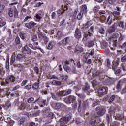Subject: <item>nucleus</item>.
<instances>
[{
	"instance_id": "774afa93",
	"label": "nucleus",
	"mask_w": 126,
	"mask_h": 126,
	"mask_svg": "<svg viewBox=\"0 0 126 126\" xmlns=\"http://www.w3.org/2000/svg\"><path fill=\"white\" fill-rule=\"evenodd\" d=\"M9 125L10 126H13V125H14V121H10V122L9 123Z\"/></svg>"
},
{
	"instance_id": "69168bd1",
	"label": "nucleus",
	"mask_w": 126,
	"mask_h": 126,
	"mask_svg": "<svg viewBox=\"0 0 126 126\" xmlns=\"http://www.w3.org/2000/svg\"><path fill=\"white\" fill-rule=\"evenodd\" d=\"M119 27H121V28H124V23L123 22H120L119 23Z\"/></svg>"
},
{
	"instance_id": "5701e85b",
	"label": "nucleus",
	"mask_w": 126,
	"mask_h": 126,
	"mask_svg": "<svg viewBox=\"0 0 126 126\" xmlns=\"http://www.w3.org/2000/svg\"><path fill=\"white\" fill-rule=\"evenodd\" d=\"M11 107V103H10V101H8L5 105L3 106V108H4L5 110H7V109H9V108H10Z\"/></svg>"
},
{
	"instance_id": "c85d7f7f",
	"label": "nucleus",
	"mask_w": 126,
	"mask_h": 126,
	"mask_svg": "<svg viewBox=\"0 0 126 126\" xmlns=\"http://www.w3.org/2000/svg\"><path fill=\"white\" fill-rule=\"evenodd\" d=\"M76 94L77 96H78V97L81 98V99H84L85 98V94H79L76 93Z\"/></svg>"
},
{
	"instance_id": "4be33fe9",
	"label": "nucleus",
	"mask_w": 126,
	"mask_h": 126,
	"mask_svg": "<svg viewBox=\"0 0 126 126\" xmlns=\"http://www.w3.org/2000/svg\"><path fill=\"white\" fill-rule=\"evenodd\" d=\"M61 79H62L63 81H67V78H68V76L67 75H63L61 74L60 75V77Z\"/></svg>"
},
{
	"instance_id": "37998d69",
	"label": "nucleus",
	"mask_w": 126,
	"mask_h": 126,
	"mask_svg": "<svg viewBox=\"0 0 126 126\" xmlns=\"http://www.w3.org/2000/svg\"><path fill=\"white\" fill-rule=\"evenodd\" d=\"M121 88H122V86H121V82L119 81V83H118V84L117 85L116 89L118 90H120V89H121Z\"/></svg>"
},
{
	"instance_id": "72a5a7b5",
	"label": "nucleus",
	"mask_w": 126,
	"mask_h": 126,
	"mask_svg": "<svg viewBox=\"0 0 126 126\" xmlns=\"http://www.w3.org/2000/svg\"><path fill=\"white\" fill-rule=\"evenodd\" d=\"M6 24V22L4 20L1 19L0 20V27H2Z\"/></svg>"
},
{
	"instance_id": "3c124183",
	"label": "nucleus",
	"mask_w": 126,
	"mask_h": 126,
	"mask_svg": "<svg viewBox=\"0 0 126 126\" xmlns=\"http://www.w3.org/2000/svg\"><path fill=\"white\" fill-rule=\"evenodd\" d=\"M83 28L85 29H88V27H89V25H88V22L86 23L83 25Z\"/></svg>"
},
{
	"instance_id": "393cba45",
	"label": "nucleus",
	"mask_w": 126,
	"mask_h": 126,
	"mask_svg": "<svg viewBox=\"0 0 126 126\" xmlns=\"http://www.w3.org/2000/svg\"><path fill=\"white\" fill-rule=\"evenodd\" d=\"M39 83H37V82H35L34 83L33 85H32V89L35 90H37V89H38L39 88Z\"/></svg>"
},
{
	"instance_id": "6e6552de",
	"label": "nucleus",
	"mask_w": 126,
	"mask_h": 126,
	"mask_svg": "<svg viewBox=\"0 0 126 126\" xmlns=\"http://www.w3.org/2000/svg\"><path fill=\"white\" fill-rule=\"evenodd\" d=\"M106 91H108V88L106 87H101L99 88V89L98 91V93L99 95H103Z\"/></svg>"
},
{
	"instance_id": "79ce46f5",
	"label": "nucleus",
	"mask_w": 126,
	"mask_h": 126,
	"mask_svg": "<svg viewBox=\"0 0 126 126\" xmlns=\"http://www.w3.org/2000/svg\"><path fill=\"white\" fill-rule=\"evenodd\" d=\"M120 14H121V13H120L119 12L115 11L113 12V15L114 16H119V15H120Z\"/></svg>"
},
{
	"instance_id": "f8f14e48",
	"label": "nucleus",
	"mask_w": 126,
	"mask_h": 126,
	"mask_svg": "<svg viewBox=\"0 0 126 126\" xmlns=\"http://www.w3.org/2000/svg\"><path fill=\"white\" fill-rule=\"evenodd\" d=\"M51 95L52 99L54 100H55L56 101H60V100H61V96L57 94L51 93Z\"/></svg>"
},
{
	"instance_id": "de8ad7c7",
	"label": "nucleus",
	"mask_w": 126,
	"mask_h": 126,
	"mask_svg": "<svg viewBox=\"0 0 126 126\" xmlns=\"http://www.w3.org/2000/svg\"><path fill=\"white\" fill-rule=\"evenodd\" d=\"M43 40L44 41L45 44H47L48 42H49V38L47 37V36H44L43 37Z\"/></svg>"
},
{
	"instance_id": "473e14b6",
	"label": "nucleus",
	"mask_w": 126,
	"mask_h": 126,
	"mask_svg": "<svg viewBox=\"0 0 126 126\" xmlns=\"http://www.w3.org/2000/svg\"><path fill=\"white\" fill-rule=\"evenodd\" d=\"M56 12L58 16H61V15L63 13V10L62 9H59L56 11Z\"/></svg>"
},
{
	"instance_id": "dca6fc26",
	"label": "nucleus",
	"mask_w": 126,
	"mask_h": 126,
	"mask_svg": "<svg viewBox=\"0 0 126 126\" xmlns=\"http://www.w3.org/2000/svg\"><path fill=\"white\" fill-rule=\"evenodd\" d=\"M71 93V90L68 89L67 91H61L60 94H62V96H66V95H68V94H70Z\"/></svg>"
},
{
	"instance_id": "423d86ee",
	"label": "nucleus",
	"mask_w": 126,
	"mask_h": 126,
	"mask_svg": "<svg viewBox=\"0 0 126 126\" xmlns=\"http://www.w3.org/2000/svg\"><path fill=\"white\" fill-rule=\"evenodd\" d=\"M25 25L26 27L28 28V29H32V28H34V27L37 25V23H35L33 21H31L29 23H26Z\"/></svg>"
},
{
	"instance_id": "cd10ccee",
	"label": "nucleus",
	"mask_w": 126,
	"mask_h": 126,
	"mask_svg": "<svg viewBox=\"0 0 126 126\" xmlns=\"http://www.w3.org/2000/svg\"><path fill=\"white\" fill-rule=\"evenodd\" d=\"M24 58V55H23V54H19L17 55L16 59L18 61H20V60H22V59H23Z\"/></svg>"
},
{
	"instance_id": "f257e3e1",
	"label": "nucleus",
	"mask_w": 126,
	"mask_h": 126,
	"mask_svg": "<svg viewBox=\"0 0 126 126\" xmlns=\"http://www.w3.org/2000/svg\"><path fill=\"white\" fill-rule=\"evenodd\" d=\"M105 113H106V109H105L104 108H102L97 113V116L94 115L91 118V121H90L89 124L90 125H94V124H96V119H97V118H98L100 116H103L105 114Z\"/></svg>"
},
{
	"instance_id": "2eb2a0df",
	"label": "nucleus",
	"mask_w": 126,
	"mask_h": 126,
	"mask_svg": "<svg viewBox=\"0 0 126 126\" xmlns=\"http://www.w3.org/2000/svg\"><path fill=\"white\" fill-rule=\"evenodd\" d=\"M62 42L63 46H66V45H68L70 43V37H65Z\"/></svg>"
},
{
	"instance_id": "c756f323",
	"label": "nucleus",
	"mask_w": 126,
	"mask_h": 126,
	"mask_svg": "<svg viewBox=\"0 0 126 126\" xmlns=\"http://www.w3.org/2000/svg\"><path fill=\"white\" fill-rule=\"evenodd\" d=\"M116 99V96L115 95H112L110 97V98L108 100V102L109 104H112L114 101H115V99Z\"/></svg>"
},
{
	"instance_id": "338daca9",
	"label": "nucleus",
	"mask_w": 126,
	"mask_h": 126,
	"mask_svg": "<svg viewBox=\"0 0 126 126\" xmlns=\"http://www.w3.org/2000/svg\"><path fill=\"white\" fill-rule=\"evenodd\" d=\"M39 114H40V110L37 111V112H35L33 114V116H34L35 117H37V116H39Z\"/></svg>"
},
{
	"instance_id": "ddd939ff",
	"label": "nucleus",
	"mask_w": 126,
	"mask_h": 126,
	"mask_svg": "<svg viewBox=\"0 0 126 126\" xmlns=\"http://www.w3.org/2000/svg\"><path fill=\"white\" fill-rule=\"evenodd\" d=\"M110 41H113V44L115 46V47H117V45L118 44L117 43V41H118V38H117V35L114 34L111 37H110Z\"/></svg>"
},
{
	"instance_id": "6ab92c4d",
	"label": "nucleus",
	"mask_w": 126,
	"mask_h": 126,
	"mask_svg": "<svg viewBox=\"0 0 126 126\" xmlns=\"http://www.w3.org/2000/svg\"><path fill=\"white\" fill-rule=\"evenodd\" d=\"M86 46H87L88 48H91V47H93V46H94V41L89 40L87 41L86 43Z\"/></svg>"
},
{
	"instance_id": "6e6d98bb",
	"label": "nucleus",
	"mask_w": 126,
	"mask_h": 126,
	"mask_svg": "<svg viewBox=\"0 0 126 126\" xmlns=\"http://www.w3.org/2000/svg\"><path fill=\"white\" fill-rule=\"evenodd\" d=\"M33 69L34 71L36 72V74H38L39 73V68L37 67H34Z\"/></svg>"
},
{
	"instance_id": "a211bd4d",
	"label": "nucleus",
	"mask_w": 126,
	"mask_h": 126,
	"mask_svg": "<svg viewBox=\"0 0 126 126\" xmlns=\"http://www.w3.org/2000/svg\"><path fill=\"white\" fill-rule=\"evenodd\" d=\"M74 52L75 53H82V52H83V48L81 46L77 45L75 47Z\"/></svg>"
},
{
	"instance_id": "13d9d810",
	"label": "nucleus",
	"mask_w": 126,
	"mask_h": 126,
	"mask_svg": "<svg viewBox=\"0 0 126 126\" xmlns=\"http://www.w3.org/2000/svg\"><path fill=\"white\" fill-rule=\"evenodd\" d=\"M72 14L71 16H72L73 18H75L76 17V14H77V11H75Z\"/></svg>"
},
{
	"instance_id": "e2e57ef3",
	"label": "nucleus",
	"mask_w": 126,
	"mask_h": 126,
	"mask_svg": "<svg viewBox=\"0 0 126 126\" xmlns=\"http://www.w3.org/2000/svg\"><path fill=\"white\" fill-rule=\"evenodd\" d=\"M27 83V80H25L21 83V85L22 86H24V85H26Z\"/></svg>"
},
{
	"instance_id": "8fccbe9b",
	"label": "nucleus",
	"mask_w": 126,
	"mask_h": 126,
	"mask_svg": "<svg viewBox=\"0 0 126 126\" xmlns=\"http://www.w3.org/2000/svg\"><path fill=\"white\" fill-rule=\"evenodd\" d=\"M107 82H109V83H113L114 82V79L111 78H108L107 79Z\"/></svg>"
},
{
	"instance_id": "052dcab7",
	"label": "nucleus",
	"mask_w": 126,
	"mask_h": 126,
	"mask_svg": "<svg viewBox=\"0 0 126 126\" xmlns=\"http://www.w3.org/2000/svg\"><path fill=\"white\" fill-rule=\"evenodd\" d=\"M108 2L110 4H114L116 2V0H108Z\"/></svg>"
},
{
	"instance_id": "39448f33",
	"label": "nucleus",
	"mask_w": 126,
	"mask_h": 126,
	"mask_svg": "<svg viewBox=\"0 0 126 126\" xmlns=\"http://www.w3.org/2000/svg\"><path fill=\"white\" fill-rule=\"evenodd\" d=\"M76 100V98L74 97V96L70 95L65 99V102L66 103V104H71V103H73V102H74Z\"/></svg>"
},
{
	"instance_id": "bb28decb",
	"label": "nucleus",
	"mask_w": 126,
	"mask_h": 126,
	"mask_svg": "<svg viewBox=\"0 0 126 126\" xmlns=\"http://www.w3.org/2000/svg\"><path fill=\"white\" fill-rule=\"evenodd\" d=\"M52 84L53 85H56L57 86H59L60 85H62V82H61L60 81L54 80L52 82Z\"/></svg>"
},
{
	"instance_id": "7c9ffc66",
	"label": "nucleus",
	"mask_w": 126,
	"mask_h": 126,
	"mask_svg": "<svg viewBox=\"0 0 126 126\" xmlns=\"http://www.w3.org/2000/svg\"><path fill=\"white\" fill-rule=\"evenodd\" d=\"M4 8H5V6L4 5L0 4V14H1V13L3 12Z\"/></svg>"
},
{
	"instance_id": "7ed1b4c3",
	"label": "nucleus",
	"mask_w": 126,
	"mask_h": 126,
	"mask_svg": "<svg viewBox=\"0 0 126 126\" xmlns=\"http://www.w3.org/2000/svg\"><path fill=\"white\" fill-rule=\"evenodd\" d=\"M8 15L10 17H13V16L17 17L18 16V12L16 9L13 11V9L10 8L8 10Z\"/></svg>"
},
{
	"instance_id": "0e129e2a",
	"label": "nucleus",
	"mask_w": 126,
	"mask_h": 126,
	"mask_svg": "<svg viewBox=\"0 0 126 126\" xmlns=\"http://www.w3.org/2000/svg\"><path fill=\"white\" fill-rule=\"evenodd\" d=\"M19 36H20V38H21V39H22L23 40L25 39V36H24V34H23V33H20L19 34Z\"/></svg>"
},
{
	"instance_id": "a878e982",
	"label": "nucleus",
	"mask_w": 126,
	"mask_h": 126,
	"mask_svg": "<svg viewBox=\"0 0 126 126\" xmlns=\"http://www.w3.org/2000/svg\"><path fill=\"white\" fill-rule=\"evenodd\" d=\"M115 112H116V109H115V107L111 106L110 108L109 113L111 115H113L114 117H115Z\"/></svg>"
},
{
	"instance_id": "603ef678",
	"label": "nucleus",
	"mask_w": 126,
	"mask_h": 126,
	"mask_svg": "<svg viewBox=\"0 0 126 126\" xmlns=\"http://www.w3.org/2000/svg\"><path fill=\"white\" fill-rule=\"evenodd\" d=\"M38 42H35L34 44H33V46L34 47V49H39L40 48L39 47V46H38Z\"/></svg>"
},
{
	"instance_id": "4c0bfd02",
	"label": "nucleus",
	"mask_w": 126,
	"mask_h": 126,
	"mask_svg": "<svg viewBox=\"0 0 126 126\" xmlns=\"http://www.w3.org/2000/svg\"><path fill=\"white\" fill-rule=\"evenodd\" d=\"M106 23L109 25L112 23V19H111V17L110 16L107 17Z\"/></svg>"
},
{
	"instance_id": "f3484780",
	"label": "nucleus",
	"mask_w": 126,
	"mask_h": 126,
	"mask_svg": "<svg viewBox=\"0 0 126 126\" xmlns=\"http://www.w3.org/2000/svg\"><path fill=\"white\" fill-rule=\"evenodd\" d=\"M81 11L82 13L85 14L87 13V6L86 5H82L81 7Z\"/></svg>"
},
{
	"instance_id": "9b49d317",
	"label": "nucleus",
	"mask_w": 126,
	"mask_h": 126,
	"mask_svg": "<svg viewBox=\"0 0 126 126\" xmlns=\"http://www.w3.org/2000/svg\"><path fill=\"white\" fill-rule=\"evenodd\" d=\"M81 104H82V102L81 101V100L79 99L78 100V103H75L74 104L73 108L74 109H76L78 106V111H79L80 109H81Z\"/></svg>"
},
{
	"instance_id": "0eeeda50",
	"label": "nucleus",
	"mask_w": 126,
	"mask_h": 126,
	"mask_svg": "<svg viewBox=\"0 0 126 126\" xmlns=\"http://www.w3.org/2000/svg\"><path fill=\"white\" fill-rule=\"evenodd\" d=\"M5 81L7 84H9L10 82H14L15 81V78L13 76H9L6 78Z\"/></svg>"
},
{
	"instance_id": "aec40b11",
	"label": "nucleus",
	"mask_w": 126,
	"mask_h": 126,
	"mask_svg": "<svg viewBox=\"0 0 126 126\" xmlns=\"http://www.w3.org/2000/svg\"><path fill=\"white\" fill-rule=\"evenodd\" d=\"M88 36L89 37H91V36H92V33L90 32H88L87 34H85L84 37L83 38V42H85V41L88 39L87 37Z\"/></svg>"
},
{
	"instance_id": "20e7f679",
	"label": "nucleus",
	"mask_w": 126,
	"mask_h": 126,
	"mask_svg": "<svg viewBox=\"0 0 126 126\" xmlns=\"http://www.w3.org/2000/svg\"><path fill=\"white\" fill-rule=\"evenodd\" d=\"M62 64L65 71H66V72H67L68 73H69L70 71H71V69H70V68H69V67L67 66L68 64H69V63L68 61H63L62 62Z\"/></svg>"
},
{
	"instance_id": "412c9836",
	"label": "nucleus",
	"mask_w": 126,
	"mask_h": 126,
	"mask_svg": "<svg viewBox=\"0 0 126 126\" xmlns=\"http://www.w3.org/2000/svg\"><path fill=\"white\" fill-rule=\"evenodd\" d=\"M42 16H43V13H42V11H40L36 14L35 17L37 20H40L41 18H42Z\"/></svg>"
},
{
	"instance_id": "a19ab883",
	"label": "nucleus",
	"mask_w": 126,
	"mask_h": 126,
	"mask_svg": "<svg viewBox=\"0 0 126 126\" xmlns=\"http://www.w3.org/2000/svg\"><path fill=\"white\" fill-rule=\"evenodd\" d=\"M86 86L83 88V90H84V91H87V90H89V85L87 83L86 84Z\"/></svg>"
},
{
	"instance_id": "49530a36",
	"label": "nucleus",
	"mask_w": 126,
	"mask_h": 126,
	"mask_svg": "<svg viewBox=\"0 0 126 126\" xmlns=\"http://www.w3.org/2000/svg\"><path fill=\"white\" fill-rule=\"evenodd\" d=\"M98 32L100 33V34H105V30L103 28H101L99 30Z\"/></svg>"
},
{
	"instance_id": "e433bc0d",
	"label": "nucleus",
	"mask_w": 126,
	"mask_h": 126,
	"mask_svg": "<svg viewBox=\"0 0 126 126\" xmlns=\"http://www.w3.org/2000/svg\"><path fill=\"white\" fill-rule=\"evenodd\" d=\"M47 48L48 50H52L53 49V42H50Z\"/></svg>"
},
{
	"instance_id": "a18cd8bd",
	"label": "nucleus",
	"mask_w": 126,
	"mask_h": 126,
	"mask_svg": "<svg viewBox=\"0 0 126 126\" xmlns=\"http://www.w3.org/2000/svg\"><path fill=\"white\" fill-rule=\"evenodd\" d=\"M121 62L122 63H126V55H124L123 57L121 58Z\"/></svg>"
},
{
	"instance_id": "4468645a",
	"label": "nucleus",
	"mask_w": 126,
	"mask_h": 126,
	"mask_svg": "<svg viewBox=\"0 0 126 126\" xmlns=\"http://www.w3.org/2000/svg\"><path fill=\"white\" fill-rule=\"evenodd\" d=\"M54 108L56 110H63L64 108V105L63 103H56L54 104Z\"/></svg>"
},
{
	"instance_id": "2f4dec72",
	"label": "nucleus",
	"mask_w": 126,
	"mask_h": 126,
	"mask_svg": "<svg viewBox=\"0 0 126 126\" xmlns=\"http://www.w3.org/2000/svg\"><path fill=\"white\" fill-rule=\"evenodd\" d=\"M99 9H100V7L98 6H95L94 8L93 12H94V14H96L99 11Z\"/></svg>"
},
{
	"instance_id": "5fc2aeb1",
	"label": "nucleus",
	"mask_w": 126,
	"mask_h": 126,
	"mask_svg": "<svg viewBox=\"0 0 126 126\" xmlns=\"http://www.w3.org/2000/svg\"><path fill=\"white\" fill-rule=\"evenodd\" d=\"M26 108V104L25 103H22L21 105V108L22 110H24Z\"/></svg>"
},
{
	"instance_id": "f704fd0d",
	"label": "nucleus",
	"mask_w": 126,
	"mask_h": 126,
	"mask_svg": "<svg viewBox=\"0 0 126 126\" xmlns=\"http://www.w3.org/2000/svg\"><path fill=\"white\" fill-rule=\"evenodd\" d=\"M84 13L80 12L77 15V19L80 20V19H82V16L83 15Z\"/></svg>"
},
{
	"instance_id": "f03ea898",
	"label": "nucleus",
	"mask_w": 126,
	"mask_h": 126,
	"mask_svg": "<svg viewBox=\"0 0 126 126\" xmlns=\"http://www.w3.org/2000/svg\"><path fill=\"white\" fill-rule=\"evenodd\" d=\"M70 120V115H67L65 117H63L60 120V126H66L65 124H67V122Z\"/></svg>"
},
{
	"instance_id": "4d7b16f0",
	"label": "nucleus",
	"mask_w": 126,
	"mask_h": 126,
	"mask_svg": "<svg viewBox=\"0 0 126 126\" xmlns=\"http://www.w3.org/2000/svg\"><path fill=\"white\" fill-rule=\"evenodd\" d=\"M50 79H58V77L56 76L55 75H53L50 76Z\"/></svg>"
},
{
	"instance_id": "09e8293b",
	"label": "nucleus",
	"mask_w": 126,
	"mask_h": 126,
	"mask_svg": "<svg viewBox=\"0 0 126 126\" xmlns=\"http://www.w3.org/2000/svg\"><path fill=\"white\" fill-rule=\"evenodd\" d=\"M32 40L33 41V42H36V41H38V38L37 37V35H34L32 38Z\"/></svg>"
},
{
	"instance_id": "ea45409f",
	"label": "nucleus",
	"mask_w": 126,
	"mask_h": 126,
	"mask_svg": "<svg viewBox=\"0 0 126 126\" xmlns=\"http://www.w3.org/2000/svg\"><path fill=\"white\" fill-rule=\"evenodd\" d=\"M111 126H120V123L118 122H114L111 124Z\"/></svg>"
},
{
	"instance_id": "9d476101",
	"label": "nucleus",
	"mask_w": 126,
	"mask_h": 126,
	"mask_svg": "<svg viewBox=\"0 0 126 126\" xmlns=\"http://www.w3.org/2000/svg\"><path fill=\"white\" fill-rule=\"evenodd\" d=\"M117 26L118 24L117 23H114L113 24L112 27L109 28L108 30V33H109V34H112L113 32H115V30H116Z\"/></svg>"
},
{
	"instance_id": "58836bf2",
	"label": "nucleus",
	"mask_w": 126,
	"mask_h": 126,
	"mask_svg": "<svg viewBox=\"0 0 126 126\" xmlns=\"http://www.w3.org/2000/svg\"><path fill=\"white\" fill-rule=\"evenodd\" d=\"M119 65V63L116 62L115 63H113V66H112V69H116L117 68V66Z\"/></svg>"
},
{
	"instance_id": "864d4df0",
	"label": "nucleus",
	"mask_w": 126,
	"mask_h": 126,
	"mask_svg": "<svg viewBox=\"0 0 126 126\" xmlns=\"http://www.w3.org/2000/svg\"><path fill=\"white\" fill-rule=\"evenodd\" d=\"M14 61H15V57L14 56V55H12L11 57V60L10 62L11 63H14Z\"/></svg>"
},
{
	"instance_id": "c03bdc74",
	"label": "nucleus",
	"mask_w": 126,
	"mask_h": 126,
	"mask_svg": "<svg viewBox=\"0 0 126 126\" xmlns=\"http://www.w3.org/2000/svg\"><path fill=\"white\" fill-rule=\"evenodd\" d=\"M32 87V85H27L25 87V89L27 90H30Z\"/></svg>"
},
{
	"instance_id": "1a4fd4ad",
	"label": "nucleus",
	"mask_w": 126,
	"mask_h": 126,
	"mask_svg": "<svg viewBox=\"0 0 126 126\" xmlns=\"http://www.w3.org/2000/svg\"><path fill=\"white\" fill-rule=\"evenodd\" d=\"M74 37L76 39H80L81 38V31L78 29H76Z\"/></svg>"
},
{
	"instance_id": "680f3d73",
	"label": "nucleus",
	"mask_w": 126,
	"mask_h": 126,
	"mask_svg": "<svg viewBox=\"0 0 126 126\" xmlns=\"http://www.w3.org/2000/svg\"><path fill=\"white\" fill-rule=\"evenodd\" d=\"M24 122H25V119L24 118L21 119L19 121L20 125H22Z\"/></svg>"
},
{
	"instance_id": "bf43d9fd",
	"label": "nucleus",
	"mask_w": 126,
	"mask_h": 126,
	"mask_svg": "<svg viewBox=\"0 0 126 126\" xmlns=\"http://www.w3.org/2000/svg\"><path fill=\"white\" fill-rule=\"evenodd\" d=\"M35 99H34V98L31 97L30 98L28 101V102L30 104V103H31L32 102H33V101H34Z\"/></svg>"
},
{
	"instance_id": "b1692460",
	"label": "nucleus",
	"mask_w": 126,
	"mask_h": 126,
	"mask_svg": "<svg viewBox=\"0 0 126 126\" xmlns=\"http://www.w3.org/2000/svg\"><path fill=\"white\" fill-rule=\"evenodd\" d=\"M115 119L117 120H123L124 119V114H117L115 116Z\"/></svg>"
},
{
	"instance_id": "c9c22d12",
	"label": "nucleus",
	"mask_w": 126,
	"mask_h": 126,
	"mask_svg": "<svg viewBox=\"0 0 126 126\" xmlns=\"http://www.w3.org/2000/svg\"><path fill=\"white\" fill-rule=\"evenodd\" d=\"M15 42L17 45H18V44H20V38L19 37L17 36L15 39Z\"/></svg>"
}]
</instances>
